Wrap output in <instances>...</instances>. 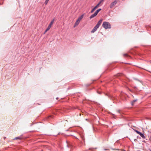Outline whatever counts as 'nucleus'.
I'll return each instance as SVG.
<instances>
[{
	"label": "nucleus",
	"mask_w": 151,
	"mask_h": 151,
	"mask_svg": "<svg viewBox=\"0 0 151 151\" xmlns=\"http://www.w3.org/2000/svg\"><path fill=\"white\" fill-rule=\"evenodd\" d=\"M96 9L94 7L91 11V13H93Z\"/></svg>",
	"instance_id": "12"
},
{
	"label": "nucleus",
	"mask_w": 151,
	"mask_h": 151,
	"mask_svg": "<svg viewBox=\"0 0 151 151\" xmlns=\"http://www.w3.org/2000/svg\"><path fill=\"white\" fill-rule=\"evenodd\" d=\"M135 132H136V133L138 134H140V133L141 132H139V131H138V130H135Z\"/></svg>",
	"instance_id": "13"
},
{
	"label": "nucleus",
	"mask_w": 151,
	"mask_h": 151,
	"mask_svg": "<svg viewBox=\"0 0 151 151\" xmlns=\"http://www.w3.org/2000/svg\"><path fill=\"white\" fill-rule=\"evenodd\" d=\"M54 19H52L51 21V22H50L49 24L52 26V24H53V23H54Z\"/></svg>",
	"instance_id": "10"
},
{
	"label": "nucleus",
	"mask_w": 151,
	"mask_h": 151,
	"mask_svg": "<svg viewBox=\"0 0 151 151\" xmlns=\"http://www.w3.org/2000/svg\"><path fill=\"white\" fill-rule=\"evenodd\" d=\"M123 56L124 57H129V56L127 54V53H126V54H124L123 55Z\"/></svg>",
	"instance_id": "11"
},
{
	"label": "nucleus",
	"mask_w": 151,
	"mask_h": 151,
	"mask_svg": "<svg viewBox=\"0 0 151 151\" xmlns=\"http://www.w3.org/2000/svg\"><path fill=\"white\" fill-rule=\"evenodd\" d=\"M53 116L50 115V116H48V118L49 119H50V118H53Z\"/></svg>",
	"instance_id": "15"
},
{
	"label": "nucleus",
	"mask_w": 151,
	"mask_h": 151,
	"mask_svg": "<svg viewBox=\"0 0 151 151\" xmlns=\"http://www.w3.org/2000/svg\"><path fill=\"white\" fill-rule=\"evenodd\" d=\"M52 26L49 24L47 29L45 30L44 34H45L51 28Z\"/></svg>",
	"instance_id": "4"
},
{
	"label": "nucleus",
	"mask_w": 151,
	"mask_h": 151,
	"mask_svg": "<svg viewBox=\"0 0 151 151\" xmlns=\"http://www.w3.org/2000/svg\"><path fill=\"white\" fill-rule=\"evenodd\" d=\"M58 99V98H56V99Z\"/></svg>",
	"instance_id": "26"
},
{
	"label": "nucleus",
	"mask_w": 151,
	"mask_h": 151,
	"mask_svg": "<svg viewBox=\"0 0 151 151\" xmlns=\"http://www.w3.org/2000/svg\"><path fill=\"white\" fill-rule=\"evenodd\" d=\"M103 4V3H102L100 1L98 3V4H99L100 6H101L102 4Z\"/></svg>",
	"instance_id": "17"
},
{
	"label": "nucleus",
	"mask_w": 151,
	"mask_h": 151,
	"mask_svg": "<svg viewBox=\"0 0 151 151\" xmlns=\"http://www.w3.org/2000/svg\"><path fill=\"white\" fill-rule=\"evenodd\" d=\"M119 0H115L113 1L111 3L109 6V8L110 9L113 8L115 5L117 3Z\"/></svg>",
	"instance_id": "3"
},
{
	"label": "nucleus",
	"mask_w": 151,
	"mask_h": 151,
	"mask_svg": "<svg viewBox=\"0 0 151 151\" xmlns=\"http://www.w3.org/2000/svg\"><path fill=\"white\" fill-rule=\"evenodd\" d=\"M120 75H121L120 74H117L116 76H120Z\"/></svg>",
	"instance_id": "20"
},
{
	"label": "nucleus",
	"mask_w": 151,
	"mask_h": 151,
	"mask_svg": "<svg viewBox=\"0 0 151 151\" xmlns=\"http://www.w3.org/2000/svg\"><path fill=\"white\" fill-rule=\"evenodd\" d=\"M150 63H151V61H150Z\"/></svg>",
	"instance_id": "27"
},
{
	"label": "nucleus",
	"mask_w": 151,
	"mask_h": 151,
	"mask_svg": "<svg viewBox=\"0 0 151 151\" xmlns=\"http://www.w3.org/2000/svg\"><path fill=\"white\" fill-rule=\"evenodd\" d=\"M104 150H109V149H104Z\"/></svg>",
	"instance_id": "25"
},
{
	"label": "nucleus",
	"mask_w": 151,
	"mask_h": 151,
	"mask_svg": "<svg viewBox=\"0 0 151 151\" xmlns=\"http://www.w3.org/2000/svg\"><path fill=\"white\" fill-rule=\"evenodd\" d=\"M49 0H46L45 2V4L46 5L48 3Z\"/></svg>",
	"instance_id": "14"
},
{
	"label": "nucleus",
	"mask_w": 151,
	"mask_h": 151,
	"mask_svg": "<svg viewBox=\"0 0 151 151\" xmlns=\"http://www.w3.org/2000/svg\"><path fill=\"white\" fill-rule=\"evenodd\" d=\"M101 10V9H98V10H99V12Z\"/></svg>",
	"instance_id": "24"
},
{
	"label": "nucleus",
	"mask_w": 151,
	"mask_h": 151,
	"mask_svg": "<svg viewBox=\"0 0 151 151\" xmlns=\"http://www.w3.org/2000/svg\"><path fill=\"white\" fill-rule=\"evenodd\" d=\"M20 139V138L19 137H16L15 138V139Z\"/></svg>",
	"instance_id": "23"
},
{
	"label": "nucleus",
	"mask_w": 151,
	"mask_h": 151,
	"mask_svg": "<svg viewBox=\"0 0 151 151\" xmlns=\"http://www.w3.org/2000/svg\"><path fill=\"white\" fill-rule=\"evenodd\" d=\"M102 26L106 29H110L111 28V25L110 23L107 22H104L103 23Z\"/></svg>",
	"instance_id": "2"
},
{
	"label": "nucleus",
	"mask_w": 151,
	"mask_h": 151,
	"mask_svg": "<svg viewBox=\"0 0 151 151\" xmlns=\"http://www.w3.org/2000/svg\"><path fill=\"white\" fill-rule=\"evenodd\" d=\"M139 135L143 138L145 139V137L144 134H142V133H140V134H139Z\"/></svg>",
	"instance_id": "8"
},
{
	"label": "nucleus",
	"mask_w": 151,
	"mask_h": 151,
	"mask_svg": "<svg viewBox=\"0 0 151 151\" xmlns=\"http://www.w3.org/2000/svg\"><path fill=\"white\" fill-rule=\"evenodd\" d=\"M81 138H82V140H84V137H81Z\"/></svg>",
	"instance_id": "21"
},
{
	"label": "nucleus",
	"mask_w": 151,
	"mask_h": 151,
	"mask_svg": "<svg viewBox=\"0 0 151 151\" xmlns=\"http://www.w3.org/2000/svg\"><path fill=\"white\" fill-rule=\"evenodd\" d=\"M84 16V14H83L81 16H80L78 19L77 20L80 22L81 20L83 19Z\"/></svg>",
	"instance_id": "6"
},
{
	"label": "nucleus",
	"mask_w": 151,
	"mask_h": 151,
	"mask_svg": "<svg viewBox=\"0 0 151 151\" xmlns=\"http://www.w3.org/2000/svg\"><path fill=\"white\" fill-rule=\"evenodd\" d=\"M102 21V19H101L99 20L96 25L94 27L93 29L91 30V33H94L97 30V29L99 28V26L101 24Z\"/></svg>",
	"instance_id": "1"
},
{
	"label": "nucleus",
	"mask_w": 151,
	"mask_h": 151,
	"mask_svg": "<svg viewBox=\"0 0 151 151\" xmlns=\"http://www.w3.org/2000/svg\"><path fill=\"white\" fill-rule=\"evenodd\" d=\"M104 1V0H100V1L102 3H103V2Z\"/></svg>",
	"instance_id": "22"
},
{
	"label": "nucleus",
	"mask_w": 151,
	"mask_h": 151,
	"mask_svg": "<svg viewBox=\"0 0 151 151\" xmlns=\"http://www.w3.org/2000/svg\"><path fill=\"white\" fill-rule=\"evenodd\" d=\"M137 101V99H135V100H133L132 102V106H133L134 104V102H135Z\"/></svg>",
	"instance_id": "9"
},
{
	"label": "nucleus",
	"mask_w": 151,
	"mask_h": 151,
	"mask_svg": "<svg viewBox=\"0 0 151 151\" xmlns=\"http://www.w3.org/2000/svg\"><path fill=\"white\" fill-rule=\"evenodd\" d=\"M80 22L78 21L77 20L75 22L74 25V27H76V26H77L79 24V23H80Z\"/></svg>",
	"instance_id": "5"
},
{
	"label": "nucleus",
	"mask_w": 151,
	"mask_h": 151,
	"mask_svg": "<svg viewBox=\"0 0 151 151\" xmlns=\"http://www.w3.org/2000/svg\"><path fill=\"white\" fill-rule=\"evenodd\" d=\"M117 112L119 113V114H121V112H120V110H118L117 111Z\"/></svg>",
	"instance_id": "19"
},
{
	"label": "nucleus",
	"mask_w": 151,
	"mask_h": 151,
	"mask_svg": "<svg viewBox=\"0 0 151 151\" xmlns=\"http://www.w3.org/2000/svg\"><path fill=\"white\" fill-rule=\"evenodd\" d=\"M99 10H97L95 12V13H96V14L97 15V14H98V13L99 12Z\"/></svg>",
	"instance_id": "18"
},
{
	"label": "nucleus",
	"mask_w": 151,
	"mask_h": 151,
	"mask_svg": "<svg viewBox=\"0 0 151 151\" xmlns=\"http://www.w3.org/2000/svg\"><path fill=\"white\" fill-rule=\"evenodd\" d=\"M100 6V5L99 4H98L95 7L96 9L99 6Z\"/></svg>",
	"instance_id": "16"
},
{
	"label": "nucleus",
	"mask_w": 151,
	"mask_h": 151,
	"mask_svg": "<svg viewBox=\"0 0 151 151\" xmlns=\"http://www.w3.org/2000/svg\"><path fill=\"white\" fill-rule=\"evenodd\" d=\"M96 13H93V14H92V15H91L90 17V19H91L93 17H95V16H96Z\"/></svg>",
	"instance_id": "7"
}]
</instances>
